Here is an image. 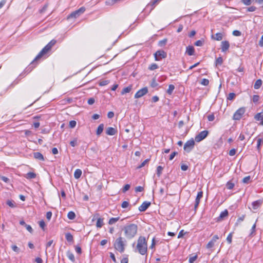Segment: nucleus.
Returning a JSON list of instances; mask_svg holds the SVG:
<instances>
[{
  "mask_svg": "<svg viewBox=\"0 0 263 263\" xmlns=\"http://www.w3.org/2000/svg\"><path fill=\"white\" fill-rule=\"evenodd\" d=\"M122 230L126 238L130 239L134 238L137 233L138 226L136 224L132 223L125 226Z\"/></svg>",
  "mask_w": 263,
  "mask_h": 263,
  "instance_id": "1",
  "label": "nucleus"
},
{
  "mask_svg": "<svg viewBox=\"0 0 263 263\" xmlns=\"http://www.w3.org/2000/svg\"><path fill=\"white\" fill-rule=\"evenodd\" d=\"M137 249L138 252L141 255H145L147 253V242L144 236H140L138 239Z\"/></svg>",
  "mask_w": 263,
  "mask_h": 263,
  "instance_id": "2",
  "label": "nucleus"
},
{
  "mask_svg": "<svg viewBox=\"0 0 263 263\" xmlns=\"http://www.w3.org/2000/svg\"><path fill=\"white\" fill-rule=\"evenodd\" d=\"M126 246V240L121 236L117 238L114 243L115 249L120 253L124 252Z\"/></svg>",
  "mask_w": 263,
  "mask_h": 263,
  "instance_id": "3",
  "label": "nucleus"
},
{
  "mask_svg": "<svg viewBox=\"0 0 263 263\" xmlns=\"http://www.w3.org/2000/svg\"><path fill=\"white\" fill-rule=\"evenodd\" d=\"M57 41L55 40H52L49 43H48L38 53L34 61H36L38 59L42 58L44 54H46L49 52L51 48L56 44Z\"/></svg>",
  "mask_w": 263,
  "mask_h": 263,
  "instance_id": "4",
  "label": "nucleus"
},
{
  "mask_svg": "<svg viewBox=\"0 0 263 263\" xmlns=\"http://www.w3.org/2000/svg\"><path fill=\"white\" fill-rule=\"evenodd\" d=\"M85 11V8L84 7H82L79 9L72 12L68 16L67 19H69L70 18H76L78 17L81 14H83Z\"/></svg>",
  "mask_w": 263,
  "mask_h": 263,
  "instance_id": "5",
  "label": "nucleus"
},
{
  "mask_svg": "<svg viewBox=\"0 0 263 263\" xmlns=\"http://www.w3.org/2000/svg\"><path fill=\"white\" fill-rule=\"evenodd\" d=\"M195 141L193 139H191L186 141L184 145V150L187 153H190L194 148Z\"/></svg>",
  "mask_w": 263,
  "mask_h": 263,
  "instance_id": "6",
  "label": "nucleus"
},
{
  "mask_svg": "<svg viewBox=\"0 0 263 263\" xmlns=\"http://www.w3.org/2000/svg\"><path fill=\"white\" fill-rule=\"evenodd\" d=\"M245 112V108L244 107L239 108L237 109L233 115V119L234 120H239L242 115Z\"/></svg>",
  "mask_w": 263,
  "mask_h": 263,
  "instance_id": "7",
  "label": "nucleus"
},
{
  "mask_svg": "<svg viewBox=\"0 0 263 263\" xmlns=\"http://www.w3.org/2000/svg\"><path fill=\"white\" fill-rule=\"evenodd\" d=\"M208 134L209 132L208 130H203L195 136V140L197 142H199L205 139Z\"/></svg>",
  "mask_w": 263,
  "mask_h": 263,
  "instance_id": "8",
  "label": "nucleus"
},
{
  "mask_svg": "<svg viewBox=\"0 0 263 263\" xmlns=\"http://www.w3.org/2000/svg\"><path fill=\"white\" fill-rule=\"evenodd\" d=\"M166 52L162 50H158L154 54L155 59L156 61H160L162 59H164L166 57Z\"/></svg>",
  "mask_w": 263,
  "mask_h": 263,
  "instance_id": "9",
  "label": "nucleus"
},
{
  "mask_svg": "<svg viewBox=\"0 0 263 263\" xmlns=\"http://www.w3.org/2000/svg\"><path fill=\"white\" fill-rule=\"evenodd\" d=\"M148 92V89L146 87L139 90L135 95V98H139L143 97Z\"/></svg>",
  "mask_w": 263,
  "mask_h": 263,
  "instance_id": "10",
  "label": "nucleus"
},
{
  "mask_svg": "<svg viewBox=\"0 0 263 263\" xmlns=\"http://www.w3.org/2000/svg\"><path fill=\"white\" fill-rule=\"evenodd\" d=\"M151 203L149 201H144L139 207V210L140 212H144L151 205Z\"/></svg>",
  "mask_w": 263,
  "mask_h": 263,
  "instance_id": "11",
  "label": "nucleus"
},
{
  "mask_svg": "<svg viewBox=\"0 0 263 263\" xmlns=\"http://www.w3.org/2000/svg\"><path fill=\"white\" fill-rule=\"evenodd\" d=\"M203 196V192L202 191H200L198 192L197 195L196 196V199H195V203L194 205V208L195 209H196L197 207L198 206V205L200 203V199Z\"/></svg>",
  "mask_w": 263,
  "mask_h": 263,
  "instance_id": "12",
  "label": "nucleus"
},
{
  "mask_svg": "<svg viewBox=\"0 0 263 263\" xmlns=\"http://www.w3.org/2000/svg\"><path fill=\"white\" fill-rule=\"evenodd\" d=\"M230 47V43L228 41H222L221 43V49L222 52L227 51Z\"/></svg>",
  "mask_w": 263,
  "mask_h": 263,
  "instance_id": "13",
  "label": "nucleus"
},
{
  "mask_svg": "<svg viewBox=\"0 0 263 263\" xmlns=\"http://www.w3.org/2000/svg\"><path fill=\"white\" fill-rule=\"evenodd\" d=\"M262 199H259L258 200L253 202L252 203V208L254 210L257 209L260 206H261V205L262 204Z\"/></svg>",
  "mask_w": 263,
  "mask_h": 263,
  "instance_id": "14",
  "label": "nucleus"
},
{
  "mask_svg": "<svg viewBox=\"0 0 263 263\" xmlns=\"http://www.w3.org/2000/svg\"><path fill=\"white\" fill-rule=\"evenodd\" d=\"M117 133V129L111 127H108L106 130V134L109 136L115 135Z\"/></svg>",
  "mask_w": 263,
  "mask_h": 263,
  "instance_id": "15",
  "label": "nucleus"
},
{
  "mask_svg": "<svg viewBox=\"0 0 263 263\" xmlns=\"http://www.w3.org/2000/svg\"><path fill=\"white\" fill-rule=\"evenodd\" d=\"M186 53L189 55H194L195 53V49L193 46H188L186 48Z\"/></svg>",
  "mask_w": 263,
  "mask_h": 263,
  "instance_id": "16",
  "label": "nucleus"
},
{
  "mask_svg": "<svg viewBox=\"0 0 263 263\" xmlns=\"http://www.w3.org/2000/svg\"><path fill=\"white\" fill-rule=\"evenodd\" d=\"M211 38L216 41H221L223 38V34L221 33H217L215 35H212Z\"/></svg>",
  "mask_w": 263,
  "mask_h": 263,
  "instance_id": "17",
  "label": "nucleus"
},
{
  "mask_svg": "<svg viewBox=\"0 0 263 263\" xmlns=\"http://www.w3.org/2000/svg\"><path fill=\"white\" fill-rule=\"evenodd\" d=\"M254 118L257 121H261L260 124L263 125V112L257 114Z\"/></svg>",
  "mask_w": 263,
  "mask_h": 263,
  "instance_id": "18",
  "label": "nucleus"
},
{
  "mask_svg": "<svg viewBox=\"0 0 263 263\" xmlns=\"http://www.w3.org/2000/svg\"><path fill=\"white\" fill-rule=\"evenodd\" d=\"M33 156L36 159L44 161V158L43 155L40 152H34L33 153Z\"/></svg>",
  "mask_w": 263,
  "mask_h": 263,
  "instance_id": "19",
  "label": "nucleus"
},
{
  "mask_svg": "<svg viewBox=\"0 0 263 263\" xmlns=\"http://www.w3.org/2000/svg\"><path fill=\"white\" fill-rule=\"evenodd\" d=\"M228 215V211L227 210H225L224 211L221 212L219 216L218 217V221H220L222 220L224 217H227Z\"/></svg>",
  "mask_w": 263,
  "mask_h": 263,
  "instance_id": "20",
  "label": "nucleus"
},
{
  "mask_svg": "<svg viewBox=\"0 0 263 263\" xmlns=\"http://www.w3.org/2000/svg\"><path fill=\"white\" fill-rule=\"evenodd\" d=\"M36 175L33 172H28V173L24 175V177L27 179H34L36 177Z\"/></svg>",
  "mask_w": 263,
  "mask_h": 263,
  "instance_id": "21",
  "label": "nucleus"
},
{
  "mask_svg": "<svg viewBox=\"0 0 263 263\" xmlns=\"http://www.w3.org/2000/svg\"><path fill=\"white\" fill-rule=\"evenodd\" d=\"M261 85H262V81H261V79H258L255 82V84L254 85V88L255 89H259L261 87Z\"/></svg>",
  "mask_w": 263,
  "mask_h": 263,
  "instance_id": "22",
  "label": "nucleus"
},
{
  "mask_svg": "<svg viewBox=\"0 0 263 263\" xmlns=\"http://www.w3.org/2000/svg\"><path fill=\"white\" fill-rule=\"evenodd\" d=\"M104 224L103 218H99L97 219L96 226L97 228H101Z\"/></svg>",
  "mask_w": 263,
  "mask_h": 263,
  "instance_id": "23",
  "label": "nucleus"
},
{
  "mask_svg": "<svg viewBox=\"0 0 263 263\" xmlns=\"http://www.w3.org/2000/svg\"><path fill=\"white\" fill-rule=\"evenodd\" d=\"M103 129H104V124H100L98 126L97 131H96L97 135L99 136L102 133Z\"/></svg>",
  "mask_w": 263,
  "mask_h": 263,
  "instance_id": "24",
  "label": "nucleus"
},
{
  "mask_svg": "<svg viewBox=\"0 0 263 263\" xmlns=\"http://www.w3.org/2000/svg\"><path fill=\"white\" fill-rule=\"evenodd\" d=\"M65 238L68 242H71L73 241V236L70 233H66Z\"/></svg>",
  "mask_w": 263,
  "mask_h": 263,
  "instance_id": "25",
  "label": "nucleus"
},
{
  "mask_svg": "<svg viewBox=\"0 0 263 263\" xmlns=\"http://www.w3.org/2000/svg\"><path fill=\"white\" fill-rule=\"evenodd\" d=\"M82 175V171L80 169H77L74 173V177L76 179H79Z\"/></svg>",
  "mask_w": 263,
  "mask_h": 263,
  "instance_id": "26",
  "label": "nucleus"
},
{
  "mask_svg": "<svg viewBox=\"0 0 263 263\" xmlns=\"http://www.w3.org/2000/svg\"><path fill=\"white\" fill-rule=\"evenodd\" d=\"M67 256L72 262H74L75 261L74 256L70 251L67 252Z\"/></svg>",
  "mask_w": 263,
  "mask_h": 263,
  "instance_id": "27",
  "label": "nucleus"
},
{
  "mask_svg": "<svg viewBox=\"0 0 263 263\" xmlns=\"http://www.w3.org/2000/svg\"><path fill=\"white\" fill-rule=\"evenodd\" d=\"M255 229H256V223H255L252 227V228L251 229V231L249 235V236L252 237L255 235Z\"/></svg>",
  "mask_w": 263,
  "mask_h": 263,
  "instance_id": "28",
  "label": "nucleus"
},
{
  "mask_svg": "<svg viewBox=\"0 0 263 263\" xmlns=\"http://www.w3.org/2000/svg\"><path fill=\"white\" fill-rule=\"evenodd\" d=\"M174 89H175L174 85L173 84H170L168 86V88L167 89L166 92L168 95H171L172 94Z\"/></svg>",
  "mask_w": 263,
  "mask_h": 263,
  "instance_id": "29",
  "label": "nucleus"
},
{
  "mask_svg": "<svg viewBox=\"0 0 263 263\" xmlns=\"http://www.w3.org/2000/svg\"><path fill=\"white\" fill-rule=\"evenodd\" d=\"M120 219L119 217H115V218H111L108 221V224L110 225L113 224L117 222Z\"/></svg>",
  "mask_w": 263,
  "mask_h": 263,
  "instance_id": "30",
  "label": "nucleus"
},
{
  "mask_svg": "<svg viewBox=\"0 0 263 263\" xmlns=\"http://www.w3.org/2000/svg\"><path fill=\"white\" fill-rule=\"evenodd\" d=\"M67 217L70 220H73L76 218V214L74 212L70 211L68 213Z\"/></svg>",
  "mask_w": 263,
  "mask_h": 263,
  "instance_id": "31",
  "label": "nucleus"
},
{
  "mask_svg": "<svg viewBox=\"0 0 263 263\" xmlns=\"http://www.w3.org/2000/svg\"><path fill=\"white\" fill-rule=\"evenodd\" d=\"M131 89H132V86H130L125 87L122 89V90L121 91V94L124 95L125 93H128L130 91Z\"/></svg>",
  "mask_w": 263,
  "mask_h": 263,
  "instance_id": "32",
  "label": "nucleus"
},
{
  "mask_svg": "<svg viewBox=\"0 0 263 263\" xmlns=\"http://www.w3.org/2000/svg\"><path fill=\"white\" fill-rule=\"evenodd\" d=\"M235 184L234 183L231 182V181H228L226 184V187L229 190H232L234 187Z\"/></svg>",
  "mask_w": 263,
  "mask_h": 263,
  "instance_id": "33",
  "label": "nucleus"
},
{
  "mask_svg": "<svg viewBox=\"0 0 263 263\" xmlns=\"http://www.w3.org/2000/svg\"><path fill=\"white\" fill-rule=\"evenodd\" d=\"M257 149L259 151L260 149V145L261 143H263V139L262 138H258L257 139Z\"/></svg>",
  "mask_w": 263,
  "mask_h": 263,
  "instance_id": "34",
  "label": "nucleus"
},
{
  "mask_svg": "<svg viewBox=\"0 0 263 263\" xmlns=\"http://www.w3.org/2000/svg\"><path fill=\"white\" fill-rule=\"evenodd\" d=\"M163 167L161 166H158L157 168V175L160 177L162 174Z\"/></svg>",
  "mask_w": 263,
  "mask_h": 263,
  "instance_id": "35",
  "label": "nucleus"
},
{
  "mask_svg": "<svg viewBox=\"0 0 263 263\" xmlns=\"http://www.w3.org/2000/svg\"><path fill=\"white\" fill-rule=\"evenodd\" d=\"M223 63V59L221 57H218L216 60V65H221Z\"/></svg>",
  "mask_w": 263,
  "mask_h": 263,
  "instance_id": "36",
  "label": "nucleus"
},
{
  "mask_svg": "<svg viewBox=\"0 0 263 263\" xmlns=\"http://www.w3.org/2000/svg\"><path fill=\"white\" fill-rule=\"evenodd\" d=\"M158 68V66L157 64L153 63L152 64H151L149 66L148 69L151 70H154L157 69Z\"/></svg>",
  "mask_w": 263,
  "mask_h": 263,
  "instance_id": "37",
  "label": "nucleus"
},
{
  "mask_svg": "<svg viewBox=\"0 0 263 263\" xmlns=\"http://www.w3.org/2000/svg\"><path fill=\"white\" fill-rule=\"evenodd\" d=\"M166 42H167V39H164L162 40L159 41L158 45L161 47L163 46L166 44Z\"/></svg>",
  "mask_w": 263,
  "mask_h": 263,
  "instance_id": "38",
  "label": "nucleus"
},
{
  "mask_svg": "<svg viewBox=\"0 0 263 263\" xmlns=\"http://www.w3.org/2000/svg\"><path fill=\"white\" fill-rule=\"evenodd\" d=\"M200 83L204 86H207L209 84V81L208 79H203L201 80Z\"/></svg>",
  "mask_w": 263,
  "mask_h": 263,
  "instance_id": "39",
  "label": "nucleus"
},
{
  "mask_svg": "<svg viewBox=\"0 0 263 263\" xmlns=\"http://www.w3.org/2000/svg\"><path fill=\"white\" fill-rule=\"evenodd\" d=\"M197 258V255L191 256L189 258V262L190 263H193L196 260Z\"/></svg>",
  "mask_w": 263,
  "mask_h": 263,
  "instance_id": "40",
  "label": "nucleus"
},
{
  "mask_svg": "<svg viewBox=\"0 0 263 263\" xmlns=\"http://www.w3.org/2000/svg\"><path fill=\"white\" fill-rule=\"evenodd\" d=\"M259 96L258 95H254L252 98V101L254 103H257L259 100Z\"/></svg>",
  "mask_w": 263,
  "mask_h": 263,
  "instance_id": "41",
  "label": "nucleus"
},
{
  "mask_svg": "<svg viewBox=\"0 0 263 263\" xmlns=\"http://www.w3.org/2000/svg\"><path fill=\"white\" fill-rule=\"evenodd\" d=\"M232 34L234 36H239L241 35V33L240 31L235 30L233 31Z\"/></svg>",
  "mask_w": 263,
  "mask_h": 263,
  "instance_id": "42",
  "label": "nucleus"
},
{
  "mask_svg": "<svg viewBox=\"0 0 263 263\" xmlns=\"http://www.w3.org/2000/svg\"><path fill=\"white\" fill-rule=\"evenodd\" d=\"M194 45L196 46H202L203 45V41L198 40L195 43Z\"/></svg>",
  "mask_w": 263,
  "mask_h": 263,
  "instance_id": "43",
  "label": "nucleus"
},
{
  "mask_svg": "<svg viewBox=\"0 0 263 263\" xmlns=\"http://www.w3.org/2000/svg\"><path fill=\"white\" fill-rule=\"evenodd\" d=\"M250 179H251V177L250 176H246L243 178L242 182L244 183H248Z\"/></svg>",
  "mask_w": 263,
  "mask_h": 263,
  "instance_id": "44",
  "label": "nucleus"
},
{
  "mask_svg": "<svg viewBox=\"0 0 263 263\" xmlns=\"http://www.w3.org/2000/svg\"><path fill=\"white\" fill-rule=\"evenodd\" d=\"M130 185L128 184H127L124 185L123 188L122 189V192L125 193L126 191H127L130 189Z\"/></svg>",
  "mask_w": 263,
  "mask_h": 263,
  "instance_id": "45",
  "label": "nucleus"
},
{
  "mask_svg": "<svg viewBox=\"0 0 263 263\" xmlns=\"http://www.w3.org/2000/svg\"><path fill=\"white\" fill-rule=\"evenodd\" d=\"M149 161V159H147L145 160L138 167V168H142V167L144 166L147 163V162Z\"/></svg>",
  "mask_w": 263,
  "mask_h": 263,
  "instance_id": "46",
  "label": "nucleus"
},
{
  "mask_svg": "<svg viewBox=\"0 0 263 263\" xmlns=\"http://www.w3.org/2000/svg\"><path fill=\"white\" fill-rule=\"evenodd\" d=\"M6 203L8 205H9V206H10L11 208H14L15 206V204H14V202L13 201L7 200Z\"/></svg>",
  "mask_w": 263,
  "mask_h": 263,
  "instance_id": "47",
  "label": "nucleus"
},
{
  "mask_svg": "<svg viewBox=\"0 0 263 263\" xmlns=\"http://www.w3.org/2000/svg\"><path fill=\"white\" fill-rule=\"evenodd\" d=\"M77 122L76 121L71 120L69 122V127L71 128H74L76 125Z\"/></svg>",
  "mask_w": 263,
  "mask_h": 263,
  "instance_id": "48",
  "label": "nucleus"
},
{
  "mask_svg": "<svg viewBox=\"0 0 263 263\" xmlns=\"http://www.w3.org/2000/svg\"><path fill=\"white\" fill-rule=\"evenodd\" d=\"M128 205H129V202L126 201H123L121 204V207L124 209L127 208L128 206Z\"/></svg>",
  "mask_w": 263,
  "mask_h": 263,
  "instance_id": "49",
  "label": "nucleus"
},
{
  "mask_svg": "<svg viewBox=\"0 0 263 263\" xmlns=\"http://www.w3.org/2000/svg\"><path fill=\"white\" fill-rule=\"evenodd\" d=\"M214 242H213L212 241H210L208 244L206 245V248L208 249H210V248H212V247H214Z\"/></svg>",
  "mask_w": 263,
  "mask_h": 263,
  "instance_id": "50",
  "label": "nucleus"
},
{
  "mask_svg": "<svg viewBox=\"0 0 263 263\" xmlns=\"http://www.w3.org/2000/svg\"><path fill=\"white\" fill-rule=\"evenodd\" d=\"M235 96L236 95L234 93H230L228 95L227 99L230 100H233L235 98Z\"/></svg>",
  "mask_w": 263,
  "mask_h": 263,
  "instance_id": "51",
  "label": "nucleus"
},
{
  "mask_svg": "<svg viewBox=\"0 0 263 263\" xmlns=\"http://www.w3.org/2000/svg\"><path fill=\"white\" fill-rule=\"evenodd\" d=\"M48 8V4H45L43 7V8L40 10V13H43L44 12H45L46 11V10H47Z\"/></svg>",
  "mask_w": 263,
  "mask_h": 263,
  "instance_id": "52",
  "label": "nucleus"
},
{
  "mask_svg": "<svg viewBox=\"0 0 263 263\" xmlns=\"http://www.w3.org/2000/svg\"><path fill=\"white\" fill-rule=\"evenodd\" d=\"M242 3L247 6L250 5L252 3L251 0H241Z\"/></svg>",
  "mask_w": 263,
  "mask_h": 263,
  "instance_id": "53",
  "label": "nucleus"
},
{
  "mask_svg": "<svg viewBox=\"0 0 263 263\" xmlns=\"http://www.w3.org/2000/svg\"><path fill=\"white\" fill-rule=\"evenodd\" d=\"M11 248L12 250L15 252L18 253L20 252V249L15 245H12Z\"/></svg>",
  "mask_w": 263,
  "mask_h": 263,
  "instance_id": "54",
  "label": "nucleus"
},
{
  "mask_svg": "<svg viewBox=\"0 0 263 263\" xmlns=\"http://www.w3.org/2000/svg\"><path fill=\"white\" fill-rule=\"evenodd\" d=\"M209 121H213L215 119L214 114L209 115L207 117Z\"/></svg>",
  "mask_w": 263,
  "mask_h": 263,
  "instance_id": "55",
  "label": "nucleus"
},
{
  "mask_svg": "<svg viewBox=\"0 0 263 263\" xmlns=\"http://www.w3.org/2000/svg\"><path fill=\"white\" fill-rule=\"evenodd\" d=\"M245 219V215H242L241 217H239L237 220V222L235 223V226L238 225L239 222L242 221Z\"/></svg>",
  "mask_w": 263,
  "mask_h": 263,
  "instance_id": "56",
  "label": "nucleus"
},
{
  "mask_svg": "<svg viewBox=\"0 0 263 263\" xmlns=\"http://www.w3.org/2000/svg\"><path fill=\"white\" fill-rule=\"evenodd\" d=\"M144 190V188L142 186H138L136 187L135 192H142Z\"/></svg>",
  "mask_w": 263,
  "mask_h": 263,
  "instance_id": "57",
  "label": "nucleus"
},
{
  "mask_svg": "<svg viewBox=\"0 0 263 263\" xmlns=\"http://www.w3.org/2000/svg\"><path fill=\"white\" fill-rule=\"evenodd\" d=\"M232 233H230L227 238V240L229 243H231L232 242Z\"/></svg>",
  "mask_w": 263,
  "mask_h": 263,
  "instance_id": "58",
  "label": "nucleus"
},
{
  "mask_svg": "<svg viewBox=\"0 0 263 263\" xmlns=\"http://www.w3.org/2000/svg\"><path fill=\"white\" fill-rule=\"evenodd\" d=\"M46 216L47 220L49 221L51 219L52 216V212L50 211L47 212Z\"/></svg>",
  "mask_w": 263,
  "mask_h": 263,
  "instance_id": "59",
  "label": "nucleus"
},
{
  "mask_svg": "<svg viewBox=\"0 0 263 263\" xmlns=\"http://www.w3.org/2000/svg\"><path fill=\"white\" fill-rule=\"evenodd\" d=\"M188 168H189V166L186 164H182L181 165V170H182L183 171H186L188 169Z\"/></svg>",
  "mask_w": 263,
  "mask_h": 263,
  "instance_id": "60",
  "label": "nucleus"
},
{
  "mask_svg": "<svg viewBox=\"0 0 263 263\" xmlns=\"http://www.w3.org/2000/svg\"><path fill=\"white\" fill-rule=\"evenodd\" d=\"M39 226L40 227L43 229H44V227H45L46 224L45 222L42 220L39 221Z\"/></svg>",
  "mask_w": 263,
  "mask_h": 263,
  "instance_id": "61",
  "label": "nucleus"
},
{
  "mask_svg": "<svg viewBox=\"0 0 263 263\" xmlns=\"http://www.w3.org/2000/svg\"><path fill=\"white\" fill-rule=\"evenodd\" d=\"M236 151L235 148L231 149L229 153L230 156H233L235 155Z\"/></svg>",
  "mask_w": 263,
  "mask_h": 263,
  "instance_id": "62",
  "label": "nucleus"
},
{
  "mask_svg": "<svg viewBox=\"0 0 263 263\" xmlns=\"http://www.w3.org/2000/svg\"><path fill=\"white\" fill-rule=\"evenodd\" d=\"M75 250L76 251V252L79 254H81L82 253V250H81V248L79 246H76L75 247Z\"/></svg>",
  "mask_w": 263,
  "mask_h": 263,
  "instance_id": "63",
  "label": "nucleus"
},
{
  "mask_svg": "<svg viewBox=\"0 0 263 263\" xmlns=\"http://www.w3.org/2000/svg\"><path fill=\"white\" fill-rule=\"evenodd\" d=\"M95 102V99L93 98H90L88 100L87 103L89 105H92Z\"/></svg>",
  "mask_w": 263,
  "mask_h": 263,
  "instance_id": "64",
  "label": "nucleus"
}]
</instances>
